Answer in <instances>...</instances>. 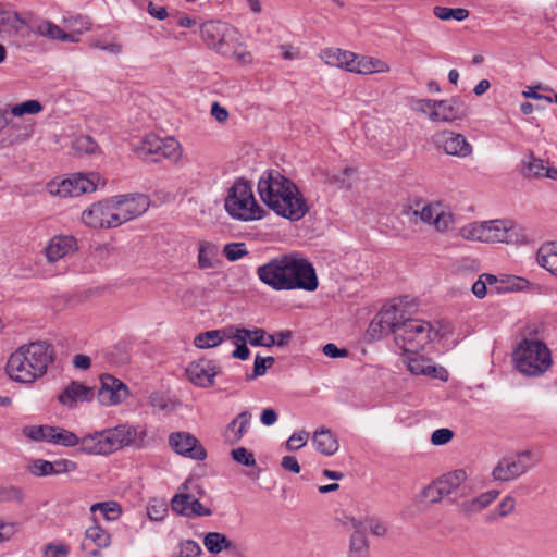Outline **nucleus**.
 I'll use <instances>...</instances> for the list:
<instances>
[{
	"label": "nucleus",
	"mask_w": 557,
	"mask_h": 557,
	"mask_svg": "<svg viewBox=\"0 0 557 557\" xmlns=\"http://www.w3.org/2000/svg\"><path fill=\"white\" fill-rule=\"evenodd\" d=\"M250 345L270 348L274 346L272 334H268L263 329L255 327L250 330Z\"/></svg>",
	"instance_id": "obj_48"
},
{
	"label": "nucleus",
	"mask_w": 557,
	"mask_h": 557,
	"mask_svg": "<svg viewBox=\"0 0 557 557\" xmlns=\"http://www.w3.org/2000/svg\"><path fill=\"white\" fill-rule=\"evenodd\" d=\"M48 191L59 197H78L96 189L95 175L86 176L81 173L73 174L71 177L61 182H50Z\"/></svg>",
	"instance_id": "obj_14"
},
{
	"label": "nucleus",
	"mask_w": 557,
	"mask_h": 557,
	"mask_svg": "<svg viewBox=\"0 0 557 557\" xmlns=\"http://www.w3.org/2000/svg\"><path fill=\"white\" fill-rule=\"evenodd\" d=\"M173 143V137L164 139L154 134H149L134 146V150L145 161L159 162L163 158L171 159L174 154Z\"/></svg>",
	"instance_id": "obj_13"
},
{
	"label": "nucleus",
	"mask_w": 557,
	"mask_h": 557,
	"mask_svg": "<svg viewBox=\"0 0 557 557\" xmlns=\"http://www.w3.org/2000/svg\"><path fill=\"white\" fill-rule=\"evenodd\" d=\"M81 441L76 434L64 429L54 428V432L49 436V443L72 447L81 444Z\"/></svg>",
	"instance_id": "obj_42"
},
{
	"label": "nucleus",
	"mask_w": 557,
	"mask_h": 557,
	"mask_svg": "<svg viewBox=\"0 0 557 557\" xmlns=\"http://www.w3.org/2000/svg\"><path fill=\"white\" fill-rule=\"evenodd\" d=\"M251 418L252 416L250 412L243 411L233 419L227 425V438L233 443L238 442L247 433Z\"/></svg>",
	"instance_id": "obj_34"
},
{
	"label": "nucleus",
	"mask_w": 557,
	"mask_h": 557,
	"mask_svg": "<svg viewBox=\"0 0 557 557\" xmlns=\"http://www.w3.org/2000/svg\"><path fill=\"white\" fill-rule=\"evenodd\" d=\"M275 362V359L271 356L261 357L257 355L253 362V372L248 376V380H252L265 374L267 370L271 368Z\"/></svg>",
	"instance_id": "obj_52"
},
{
	"label": "nucleus",
	"mask_w": 557,
	"mask_h": 557,
	"mask_svg": "<svg viewBox=\"0 0 557 557\" xmlns=\"http://www.w3.org/2000/svg\"><path fill=\"white\" fill-rule=\"evenodd\" d=\"M322 351L330 358H344L348 356V351L346 349H341L333 343L324 345Z\"/></svg>",
	"instance_id": "obj_64"
},
{
	"label": "nucleus",
	"mask_w": 557,
	"mask_h": 557,
	"mask_svg": "<svg viewBox=\"0 0 557 557\" xmlns=\"http://www.w3.org/2000/svg\"><path fill=\"white\" fill-rule=\"evenodd\" d=\"M24 434L34 440V441H47L49 442V436L54 432V426L50 425H38V426H27L24 429Z\"/></svg>",
	"instance_id": "obj_49"
},
{
	"label": "nucleus",
	"mask_w": 557,
	"mask_h": 557,
	"mask_svg": "<svg viewBox=\"0 0 557 557\" xmlns=\"http://www.w3.org/2000/svg\"><path fill=\"white\" fill-rule=\"evenodd\" d=\"M112 198L117 226L143 215L150 206L144 194L117 195Z\"/></svg>",
	"instance_id": "obj_12"
},
{
	"label": "nucleus",
	"mask_w": 557,
	"mask_h": 557,
	"mask_svg": "<svg viewBox=\"0 0 557 557\" xmlns=\"http://www.w3.org/2000/svg\"><path fill=\"white\" fill-rule=\"evenodd\" d=\"M203 545L206 549L214 556L225 553L237 545L231 541L225 534L220 532H208L203 536Z\"/></svg>",
	"instance_id": "obj_32"
},
{
	"label": "nucleus",
	"mask_w": 557,
	"mask_h": 557,
	"mask_svg": "<svg viewBox=\"0 0 557 557\" xmlns=\"http://www.w3.org/2000/svg\"><path fill=\"white\" fill-rule=\"evenodd\" d=\"M91 513L100 511L103 518L108 521L119 519L122 513L121 506L116 502L96 503L90 507Z\"/></svg>",
	"instance_id": "obj_40"
},
{
	"label": "nucleus",
	"mask_w": 557,
	"mask_h": 557,
	"mask_svg": "<svg viewBox=\"0 0 557 557\" xmlns=\"http://www.w3.org/2000/svg\"><path fill=\"white\" fill-rule=\"evenodd\" d=\"M466 115L462 102L457 98L435 100L434 110L429 115L432 122L451 123Z\"/></svg>",
	"instance_id": "obj_22"
},
{
	"label": "nucleus",
	"mask_w": 557,
	"mask_h": 557,
	"mask_svg": "<svg viewBox=\"0 0 557 557\" xmlns=\"http://www.w3.org/2000/svg\"><path fill=\"white\" fill-rule=\"evenodd\" d=\"M308 440L309 433L307 431L295 432L286 441V449L289 451L298 450L307 444Z\"/></svg>",
	"instance_id": "obj_54"
},
{
	"label": "nucleus",
	"mask_w": 557,
	"mask_h": 557,
	"mask_svg": "<svg viewBox=\"0 0 557 557\" xmlns=\"http://www.w3.org/2000/svg\"><path fill=\"white\" fill-rule=\"evenodd\" d=\"M516 507V500L511 496H506L502 499L497 508L493 511H491L486 519L487 521H496L498 518H504L510 515Z\"/></svg>",
	"instance_id": "obj_44"
},
{
	"label": "nucleus",
	"mask_w": 557,
	"mask_h": 557,
	"mask_svg": "<svg viewBox=\"0 0 557 557\" xmlns=\"http://www.w3.org/2000/svg\"><path fill=\"white\" fill-rule=\"evenodd\" d=\"M433 14L442 21L456 20V21H465L469 17V11L463 8H446V7H434Z\"/></svg>",
	"instance_id": "obj_41"
},
{
	"label": "nucleus",
	"mask_w": 557,
	"mask_h": 557,
	"mask_svg": "<svg viewBox=\"0 0 557 557\" xmlns=\"http://www.w3.org/2000/svg\"><path fill=\"white\" fill-rule=\"evenodd\" d=\"M536 259L542 268L557 275V243L542 245L537 251Z\"/></svg>",
	"instance_id": "obj_36"
},
{
	"label": "nucleus",
	"mask_w": 557,
	"mask_h": 557,
	"mask_svg": "<svg viewBox=\"0 0 557 557\" xmlns=\"http://www.w3.org/2000/svg\"><path fill=\"white\" fill-rule=\"evenodd\" d=\"M221 372V367L214 360L199 359L193 361L186 368L188 380L196 386L210 387L214 384V377Z\"/></svg>",
	"instance_id": "obj_19"
},
{
	"label": "nucleus",
	"mask_w": 557,
	"mask_h": 557,
	"mask_svg": "<svg viewBox=\"0 0 557 557\" xmlns=\"http://www.w3.org/2000/svg\"><path fill=\"white\" fill-rule=\"evenodd\" d=\"M517 370L528 376H539L552 366L549 348L541 341L524 339L513 352Z\"/></svg>",
	"instance_id": "obj_8"
},
{
	"label": "nucleus",
	"mask_w": 557,
	"mask_h": 557,
	"mask_svg": "<svg viewBox=\"0 0 557 557\" xmlns=\"http://www.w3.org/2000/svg\"><path fill=\"white\" fill-rule=\"evenodd\" d=\"M85 536L87 540H90L99 548H107L111 544L110 533L97 523H95L94 525L89 527L86 530Z\"/></svg>",
	"instance_id": "obj_39"
},
{
	"label": "nucleus",
	"mask_w": 557,
	"mask_h": 557,
	"mask_svg": "<svg viewBox=\"0 0 557 557\" xmlns=\"http://www.w3.org/2000/svg\"><path fill=\"white\" fill-rule=\"evenodd\" d=\"M53 473L52 474H61L67 473L76 470V463L69 459H60L52 462Z\"/></svg>",
	"instance_id": "obj_62"
},
{
	"label": "nucleus",
	"mask_w": 557,
	"mask_h": 557,
	"mask_svg": "<svg viewBox=\"0 0 557 557\" xmlns=\"http://www.w3.org/2000/svg\"><path fill=\"white\" fill-rule=\"evenodd\" d=\"M220 247L209 240H201L198 244L197 265L200 270L214 269L219 265Z\"/></svg>",
	"instance_id": "obj_28"
},
{
	"label": "nucleus",
	"mask_w": 557,
	"mask_h": 557,
	"mask_svg": "<svg viewBox=\"0 0 557 557\" xmlns=\"http://www.w3.org/2000/svg\"><path fill=\"white\" fill-rule=\"evenodd\" d=\"M454 436V432L449 429L443 428L435 430L431 435V442L433 445L447 444Z\"/></svg>",
	"instance_id": "obj_59"
},
{
	"label": "nucleus",
	"mask_w": 557,
	"mask_h": 557,
	"mask_svg": "<svg viewBox=\"0 0 557 557\" xmlns=\"http://www.w3.org/2000/svg\"><path fill=\"white\" fill-rule=\"evenodd\" d=\"M423 496L431 503H438L445 497V495L442 494V490L437 485L436 481H433L429 486H426L423 490Z\"/></svg>",
	"instance_id": "obj_60"
},
{
	"label": "nucleus",
	"mask_w": 557,
	"mask_h": 557,
	"mask_svg": "<svg viewBox=\"0 0 557 557\" xmlns=\"http://www.w3.org/2000/svg\"><path fill=\"white\" fill-rule=\"evenodd\" d=\"M224 208L233 219L244 222L260 220L264 214L257 203L251 184L243 178L235 181L228 189Z\"/></svg>",
	"instance_id": "obj_5"
},
{
	"label": "nucleus",
	"mask_w": 557,
	"mask_h": 557,
	"mask_svg": "<svg viewBox=\"0 0 557 557\" xmlns=\"http://www.w3.org/2000/svg\"><path fill=\"white\" fill-rule=\"evenodd\" d=\"M41 111L42 104L38 100L34 99L26 100L11 108V113L14 116H22L24 114H38Z\"/></svg>",
	"instance_id": "obj_46"
},
{
	"label": "nucleus",
	"mask_w": 557,
	"mask_h": 557,
	"mask_svg": "<svg viewBox=\"0 0 557 557\" xmlns=\"http://www.w3.org/2000/svg\"><path fill=\"white\" fill-rule=\"evenodd\" d=\"M312 445L325 456H333L338 450V441L329 429H320L313 433Z\"/></svg>",
	"instance_id": "obj_29"
},
{
	"label": "nucleus",
	"mask_w": 557,
	"mask_h": 557,
	"mask_svg": "<svg viewBox=\"0 0 557 557\" xmlns=\"http://www.w3.org/2000/svg\"><path fill=\"white\" fill-rule=\"evenodd\" d=\"M83 222L94 228L117 227L112 198L91 205L82 213Z\"/></svg>",
	"instance_id": "obj_15"
},
{
	"label": "nucleus",
	"mask_w": 557,
	"mask_h": 557,
	"mask_svg": "<svg viewBox=\"0 0 557 557\" xmlns=\"http://www.w3.org/2000/svg\"><path fill=\"white\" fill-rule=\"evenodd\" d=\"M287 188L269 206L277 215L290 221H298L309 211L307 201L296 184L290 180L286 182Z\"/></svg>",
	"instance_id": "obj_10"
},
{
	"label": "nucleus",
	"mask_w": 557,
	"mask_h": 557,
	"mask_svg": "<svg viewBox=\"0 0 557 557\" xmlns=\"http://www.w3.org/2000/svg\"><path fill=\"white\" fill-rule=\"evenodd\" d=\"M147 513L151 520L160 521L168 513V505L163 499L153 498L148 505Z\"/></svg>",
	"instance_id": "obj_51"
},
{
	"label": "nucleus",
	"mask_w": 557,
	"mask_h": 557,
	"mask_svg": "<svg viewBox=\"0 0 557 557\" xmlns=\"http://www.w3.org/2000/svg\"><path fill=\"white\" fill-rule=\"evenodd\" d=\"M499 495L496 490H491L480 494L479 496L466 500L460 504L459 508L462 513L472 515L482 511L488 507Z\"/></svg>",
	"instance_id": "obj_31"
},
{
	"label": "nucleus",
	"mask_w": 557,
	"mask_h": 557,
	"mask_svg": "<svg viewBox=\"0 0 557 557\" xmlns=\"http://www.w3.org/2000/svg\"><path fill=\"white\" fill-rule=\"evenodd\" d=\"M135 436V429L127 424H121L85 435L81 441V448L87 454L107 455L132 444Z\"/></svg>",
	"instance_id": "obj_7"
},
{
	"label": "nucleus",
	"mask_w": 557,
	"mask_h": 557,
	"mask_svg": "<svg viewBox=\"0 0 557 557\" xmlns=\"http://www.w3.org/2000/svg\"><path fill=\"white\" fill-rule=\"evenodd\" d=\"M70 553V548L65 544H48L44 550V557H66Z\"/></svg>",
	"instance_id": "obj_58"
},
{
	"label": "nucleus",
	"mask_w": 557,
	"mask_h": 557,
	"mask_svg": "<svg viewBox=\"0 0 557 557\" xmlns=\"http://www.w3.org/2000/svg\"><path fill=\"white\" fill-rule=\"evenodd\" d=\"M200 33L208 48L244 64L251 62V54L246 51L238 30L231 24L222 21H207L201 25Z\"/></svg>",
	"instance_id": "obj_3"
},
{
	"label": "nucleus",
	"mask_w": 557,
	"mask_h": 557,
	"mask_svg": "<svg viewBox=\"0 0 557 557\" xmlns=\"http://www.w3.org/2000/svg\"><path fill=\"white\" fill-rule=\"evenodd\" d=\"M202 493L198 479L188 478L176 492V513L186 517L210 516L211 510L199 502Z\"/></svg>",
	"instance_id": "obj_11"
},
{
	"label": "nucleus",
	"mask_w": 557,
	"mask_h": 557,
	"mask_svg": "<svg viewBox=\"0 0 557 557\" xmlns=\"http://www.w3.org/2000/svg\"><path fill=\"white\" fill-rule=\"evenodd\" d=\"M100 384L98 400L103 406H116L129 396L128 386L111 374H102Z\"/></svg>",
	"instance_id": "obj_18"
},
{
	"label": "nucleus",
	"mask_w": 557,
	"mask_h": 557,
	"mask_svg": "<svg viewBox=\"0 0 557 557\" xmlns=\"http://www.w3.org/2000/svg\"><path fill=\"white\" fill-rule=\"evenodd\" d=\"M485 243H511L517 233L509 220L484 221Z\"/></svg>",
	"instance_id": "obj_24"
},
{
	"label": "nucleus",
	"mask_w": 557,
	"mask_h": 557,
	"mask_svg": "<svg viewBox=\"0 0 557 557\" xmlns=\"http://www.w3.org/2000/svg\"><path fill=\"white\" fill-rule=\"evenodd\" d=\"M258 278L274 290L314 292L319 280L312 263L302 257L286 255L257 268Z\"/></svg>",
	"instance_id": "obj_1"
},
{
	"label": "nucleus",
	"mask_w": 557,
	"mask_h": 557,
	"mask_svg": "<svg viewBox=\"0 0 557 557\" xmlns=\"http://www.w3.org/2000/svg\"><path fill=\"white\" fill-rule=\"evenodd\" d=\"M9 18H11V21H9L10 26L8 30H12L14 33H22L25 27L29 28V21L26 22L16 12H13L12 15H9Z\"/></svg>",
	"instance_id": "obj_63"
},
{
	"label": "nucleus",
	"mask_w": 557,
	"mask_h": 557,
	"mask_svg": "<svg viewBox=\"0 0 557 557\" xmlns=\"http://www.w3.org/2000/svg\"><path fill=\"white\" fill-rule=\"evenodd\" d=\"M354 173L355 170L352 168L347 166L343 170L342 174L329 175L326 181L327 183L336 185L339 188L350 187L351 184L346 180V177L350 176Z\"/></svg>",
	"instance_id": "obj_57"
},
{
	"label": "nucleus",
	"mask_w": 557,
	"mask_h": 557,
	"mask_svg": "<svg viewBox=\"0 0 557 557\" xmlns=\"http://www.w3.org/2000/svg\"><path fill=\"white\" fill-rule=\"evenodd\" d=\"M537 462L530 450H523L503 457L492 471L496 481H512L527 473Z\"/></svg>",
	"instance_id": "obj_9"
},
{
	"label": "nucleus",
	"mask_w": 557,
	"mask_h": 557,
	"mask_svg": "<svg viewBox=\"0 0 557 557\" xmlns=\"http://www.w3.org/2000/svg\"><path fill=\"white\" fill-rule=\"evenodd\" d=\"M30 471L33 474L38 475V476L52 474L53 473L52 462L47 461V460H41V459L35 460L33 462Z\"/></svg>",
	"instance_id": "obj_61"
},
{
	"label": "nucleus",
	"mask_w": 557,
	"mask_h": 557,
	"mask_svg": "<svg viewBox=\"0 0 557 557\" xmlns=\"http://www.w3.org/2000/svg\"><path fill=\"white\" fill-rule=\"evenodd\" d=\"M176 455L196 461H202L207 458L205 447L196 436L188 432H176Z\"/></svg>",
	"instance_id": "obj_25"
},
{
	"label": "nucleus",
	"mask_w": 557,
	"mask_h": 557,
	"mask_svg": "<svg viewBox=\"0 0 557 557\" xmlns=\"http://www.w3.org/2000/svg\"><path fill=\"white\" fill-rule=\"evenodd\" d=\"M223 253L228 261L234 262L247 256L249 252L245 243L234 242L228 243L223 247Z\"/></svg>",
	"instance_id": "obj_45"
},
{
	"label": "nucleus",
	"mask_w": 557,
	"mask_h": 557,
	"mask_svg": "<svg viewBox=\"0 0 557 557\" xmlns=\"http://www.w3.org/2000/svg\"><path fill=\"white\" fill-rule=\"evenodd\" d=\"M484 222H473L461 227L460 235L467 240H476L485 243Z\"/></svg>",
	"instance_id": "obj_43"
},
{
	"label": "nucleus",
	"mask_w": 557,
	"mask_h": 557,
	"mask_svg": "<svg viewBox=\"0 0 557 557\" xmlns=\"http://www.w3.org/2000/svg\"><path fill=\"white\" fill-rule=\"evenodd\" d=\"M92 397L94 391L91 387L73 381L59 394L58 400L61 405L72 408L77 403L90 401Z\"/></svg>",
	"instance_id": "obj_26"
},
{
	"label": "nucleus",
	"mask_w": 557,
	"mask_h": 557,
	"mask_svg": "<svg viewBox=\"0 0 557 557\" xmlns=\"http://www.w3.org/2000/svg\"><path fill=\"white\" fill-rule=\"evenodd\" d=\"M225 339V330H211L199 333L194 338V345L200 349L213 348Z\"/></svg>",
	"instance_id": "obj_37"
},
{
	"label": "nucleus",
	"mask_w": 557,
	"mask_h": 557,
	"mask_svg": "<svg viewBox=\"0 0 557 557\" xmlns=\"http://www.w3.org/2000/svg\"><path fill=\"white\" fill-rule=\"evenodd\" d=\"M290 180L277 170L264 171L258 181V193L264 205L268 207L280 198L287 188L286 182Z\"/></svg>",
	"instance_id": "obj_17"
},
{
	"label": "nucleus",
	"mask_w": 557,
	"mask_h": 557,
	"mask_svg": "<svg viewBox=\"0 0 557 557\" xmlns=\"http://www.w3.org/2000/svg\"><path fill=\"white\" fill-rule=\"evenodd\" d=\"M24 499V493L16 486H1L0 487V503H16L21 504Z\"/></svg>",
	"instance_id": "obj_53"
},
{
	"label": "nucleus",
	"mask_w": 557,
	"mask_h": 557,
	"mask_svg": "<svg viewBox=\"0 0 557 557\" xmlns=\"http://www.w3.org/2000/svg\"><path fill=\"white\" fill-rule=\"evenodd\" d=\"M467 480V473L462 469L450 471L446 474H443L441 478L436 479L437 485L442 490V494L445 497L453 494L458 487L461 486L462 483Z\"/></svg>",
	"instance_id": "obj_33"
},
{
	"label": "nucleus",
	"mask_w": 557,
	"mask_h": 557,
	"mask_svg": "<svg viewBox=\"0 0 557 557\" xmlns=\"http://www.w3.org/2000/svg\"><path fill=\"white\" fill-rule=\"evenodd\" d=\"M73 148L77 153L94 154L98 150V145L89 136H79L74 140Z\"/></svg>",
	"instance_id": "obj_50"
},
{
	"label": "nucleus",
	"mask_w": 557,
	"mask_h": 557,
	"mask_svg": "<svg viewBox=\"0 0 557 557\" xmlns=\"http://www.w3.org/2000/svg\"><path fill=\"white\" fill-rule=\"evenodd\" d=\"M232 457L236 462L244 465L246 467H252L256 463L253 454L244 447L233 449Z\"/></svg>",
	"instance_id": "obj_55"
},
{
	"label": "nucleus",
	"mask_w": 557,
	"mask_h": 557,
	"mask_svg": "<svg viewBox=\"0 0 557 557\" xmlns=\"http://www.w3.org/2000/svg\"><path fill=\"white\" fill-rule=\"evenodd\" d=\"M320 58L330 66L341 67L361 75L387 73L391 69L388 63L381 59L357 54L339 48L323 49Z\"/></svg>",
	"instance_id": "obj_4"
},
{
	"label": "nucleus",
	"mask_w": 557,
	"mask_h": 557,
	"mask_svg": "<svg viewBox=\"0 0 557 557\" xmlns=\"http://www.w3.org/2000/svg\"><path fill=\"white\" fill-rule=\"evenodd\" d=\"M401 318L403 312H400L398 305L386 304L370 323L368 333L373 338H380L389 333L395 336V330L400 326Z\"/></svg>",
	"instance_id": "obj_16"
},
{
	"label": "nucleus",
	"mask_w": 557,
	"mask_h": 557,
	"mask_svg": "<svg viewBox=\"0 0 557 557\" xmlns=\"http://www.w3.org/2000/svg\"><path fill=\"white\" fill-rule=\"evenodd\" d=\"M225 330V338L233 341L234 345L250 344V330L240 326H230Z\"/></svg>",
	"instance_id": "obj_47"
},
{
	"label": "nucleus",
	"mask_w": 557,
	"mask_h": 557,
	"mask_svg": "<svg viewBox=\"0 0 557 557\" xmlns=\"http://www.w3.org/2000/svg\"><path fill=\"white\" fill-rule=\"evenodd\" d=\"M436 144L445 153L458 158H467L473 152V147L467 138L462 134L451 131L437 134Z\"/></svg>",
	"instance_id": "obj_21"
},
{
	"label": "nucleus",
	"mask_w": 557,
	"mask_h": 557,
	"mask_svg": "<svg viewBox=\"0 0 557 557\" xmlns=\"http://www.w3.org/2000/svg\"><path fill=\"white\" fill-rule=\"evenodd\" d=\"M407 369L413 375H425L441 381L448 380V372L443 367L431 364L426 359L421 356H413L407 359Z\"/></svg>",
	"instance_id": "obj_27"
},
{
	"label": "nucleus",
	"mask_w": 557,
	"mask_h": 557,
	"mask_svg": "<svg viewBox=\"0 0 557 557\" xmlns=\"http://www.w3.org/2000/svg\"><path fill=\"white\" fill-rule=\"evenodd\" d=\"M53 360V348L45 342L30 343L11 354L5 371L15 382L33 383Z\"/></svg>",
	"instance_id": "obj_2"
},
{
	"label": "nucleus",
	"mask_w": 557,
	"mask_h": 557,
	"mask_svg": "<svg viewBox=\"0 0 557 557\" xmlns=\"http://www.w3.org/2000/svg\"><path fill=\"white\" fill-rule=\"evenodd\" d=\"M546 165L544 161L535 157L533 152L525 156L519 164L520 174L528 180H536L544 177Z\"/></svg>",
	"instance_id": "obj_30"
},
{
	"label": "nucleus",
	"mask_w": 557,
	"mask_h": 557,
	"mask_svg": "<svg viewBox=\"0 0 557 557\" xmlns=\"http://www.w3.org/2000/svg\"><path fill=\"white\" fill-rule=\"evenodd\" d=\"M441 337L430 322L421 319L403 320L395 330V343L404 352L416 354Z\"/></svg>",
	"instance_id": "obj_6"
},
{
	"label": "nucleus",
	"mask_w": 557,
	"mask_h": 557,
	"mask_svg": "<svg viewBox=\"0 0 557 557\" xmlns=\"http://www.w3.org/2000/svg\"><path fill=\"white\" fill-rule=\"evenodd\" d=\"M201 552V547L196 541L187 540L181 542L178 557H198Z\"/></svg>",
	"instance_id": "obj_56"
},
{
	"label": "nucleus",
	"mask_w": 557,
	"mask_h": 557,
	"mask_svg": "<svg viewBox=\"0 0 557 557\" xmlns=\"http://www.w3.org/2000/svg\"><path fill=\"white\" fill-rule=\"evenodd\" d=\"M149 405L152 407L154 413L161 416H169L172 411V400L169 393L153 392L149 396Z\"/></svg>",
	"instance_id": "obj_38"
},
{
	"label": "nucleus",
	"mask_w": 557,
	"mask_h": 557,
	"mask_svg": "<svg viewBox=\"0 0 557 557\" xmlns=\"http://www.w3.org/2000/svg\"><path fill=\"white\" fill-rule=\"evenodd\" d=\"M29 30L51 40H59L62 34V28L59 25L44 18L29 20Z\"/></svg>",
	"instance_id": "obj_35"
},
{
	"label": "nucleus",
	"mask_w": 557,
	"mask_h": 557,
	"mask_svg": "<svg viewBox=\"0 0 557 557\" xmlns=\"http://www.w3.org/2000/svg\"><path fill=\"white\" fill-rule=\"evenodd\" d=\"M77 249L76 239L73 236L60 235L52 237L44 253L49 263H54L69 255H72Z\"/></svg>",
	"instance_id": "obj_23"
},
{
	"label": "nucleus",
	"mask_w": 557,
	"mask_h": 557,
	"mask_svg": "<svg viewBox=\"0 0 557 557\" xmlns=\"http://www.w3.org/2000/svg\"><path fill=\"white\" fill-rule=\"evenodd\" d=\"M414 214L423 223L432 225L437 232H446L454 224V215L445 210L442 203H426L420 210H414Z\"/></svg>",
	"instance_id": "obj_20"
}]
</instances>
